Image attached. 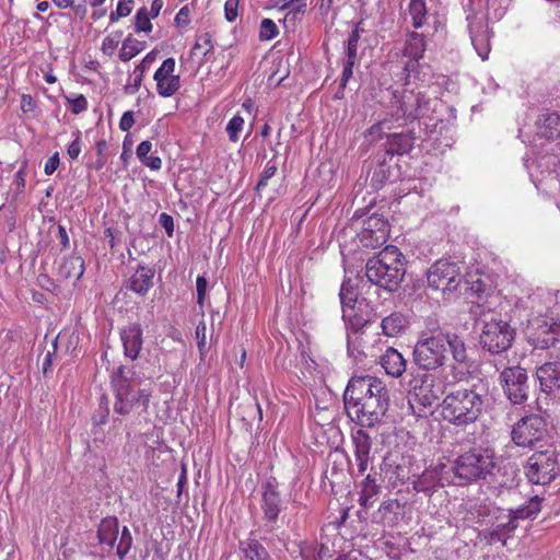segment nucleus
<instances>
[{"mask_svg": "<svg viewBox=\"0 0 560 560\" xmlns=\"http://www.w3.org/2000/svg\"><path fill=\"white\" fill-rule=\"evenodd\" d=\"M74 140L68 145L67 153L71 159H77L81 153V132L80 130L75 131Z\"/></svg>", "mask_w": 560, "mask_h": 560, "instance_id": "obj_58", "label": "nucleus"}, {"mask_svg": "<svg viewBox=\"0 0 560 560\" xmlns=\"http://www.w3.org/2000/svg\"><path fill=\"white\" fill-rule=\"evenodd\" d=\"M66 100L71 104V112L75 115L81 114L88 108V101L83 94H79L74 98L67 96Z\"/></svg>", "mask_w": 560, "mask_h": 560, "instance_id": "obj_54", "label": "nucleus"}, {"mask_svg": "<svg viewBox=\"0 0 560 560\" xmlns=\"http://www.w3.org/2000/svg\"><path fill=\"white\" fill-rule=\"evenodd\" d=\"M124 348V355L131 361H136L143 346V329L139 323H130L119 331Z\"/></svg>", "mask_w": 560, "mask_h": 560, "instance_id": "obj_24", "label": "nucleus"}, {"mask_svg": "<svg viewBox=\"0 0 560 560\" xmlns=\"http://www.w3.org/2000/svg\"><path fill=\"white\" fill-rule=\"evenodd\" d=\"M119 534V522L116 516H107L101 520L97 530V544L90 545V553L94 557L105 558L109 556Z\"/></svg>", "mask_w": 560, "mask_h": 560, "instance_id": "obj_18", "label": "nucleus"}, {"mask_svg": "<svg viewBox=\"0 0 560 560\" xmlns=\"http://www.w3.org/2000/svg\"><path fill=\"white\" fill-rule=\"evenodd\" d=\"M357 62L358 61H354V60H347V59L343 60V69H342V74H341V79H340V90L346 89L349 80L353 75V67Z\"/></svg>", "mask_w": 560, "mask_h": 560, "instance_id": "obj_56", "label": "nucleus"}, {"mask_svg": "<svg viewBox=\"0 0 560 560\" xmlns=\"http://www.w3.org/2000/svg\"><path fill=\"white\" fill-rule=\"evenodd\" d=\"M389 232L388 220L384 215L374 212L363 220L358 237L363 247L377 248L387 242Z\"/></svg>", "mask_w": 560, "mask_h": 560, "instance_id": "obj_16", "label": "nucleus"}, {"mask_svg": "<svg viewBox=\"0 0 560 560\" xmlns=\"http://www.w3.org/2000/svg\"><path fill=\"white\" fill-rule=\"evenodd\" d=\"M208 288V280L205 276H198L196 280L197 290V304L200 307V312L203 315V304L206 299V292Z\"/></svg>", "mask_w": 560, "mask_h": 560, "instance_id": "obj_51", "label": "nucleus"}, {"mask_svg": "<svg viewBox=\"0 0 560 560\" xmlns=\"http://www.w3.org/2000/svg\"><path fill=\"white\" fill-rule=\"evenodd\" d=\"M60 163L59 153L55 152L46 162L45 164V174L51 175L55 173V171L58 168Z\"/></svg>", "mask_w": 560, "mask_h": 560, "instance_id": "obj_63", "label": "nucleus"}, {"mask_svg": "<svg viewBox=\"0 0 560 560\" xmlns=\"http://www.w3.org/2000/svg\"><path fill=\"white\" fill-rule=\"evenodd\" d=\"M145 43L132 38L130 35L122 42L119 52V59L124 62L129 61L136 55L143 50Z\"/></svg>", "mask_w": 560, "mask_h": 560, "instance_id": "obj_42", "label": "nucleus"}, {"mask_svg": "<svg viewBox=\"0 0 560 560\" xmlns=\"http://www.w3.org/2000/svg\"><path fill=\"white\" fill-rule=\"evenodd\" d=\"M468 31L471 44L477 55L482 59H488L491 50V37L493 32L489 27L487 14H469L467 16Z\"/></svg>", "mask_w": 560, "mask_h": 560, "instance_id": "obj_17", "label": "nucleus"}, {"mask_svg": "<svg viewBox=\"0 0 560 560\" xmlns=\"http://www.w3.org/2000/svg\"><path fill=\"white\" fill-rule=\"evenodd\" d=\"M505 397L513 405L524 404L532 389V377L525 368L521 365L506 366L499 376Z\"/></svg>", "mask_w": 560, "mask_h": 560, "instance_id": "obj_10", "label": "nucleus"}, {"mask_svg": "<svg viewBox=\"0 0 560 560\" xmlns=\"http://www.w3.org/2000/svg\"><path fill=\"white\" fill-rule=\"evenodd\" d=\"M433 337H441V336H459L456 332L444 330L440 324V320L436 318V316H428L424 319V328L419 332L418 339L422 338H431Z\"/></svg>", "mask_w": 560, "mask_h": 560, "instance_id": "obj_39", "label": "nucleus"}, {"mask_svg": "<svg viewBox=\"0 0 560 560\" xmlns=\"http://www.w3.org/2000/svg\"><path fill=\"white\" fill-rule=\"evenodd\" d=\"M180 89L179 75L171 77L156 82V91L162 97H171Z\"/></svg>", "mask_w": 560, "mask_h": 560, "instance_id": "obj_43", "label": "nucleus"}, {"mask_svg": "<svg viewBox=\"0 0 560 560\" xmlns=\"http://www.w3.org/2000/svg\"><path fill=\"white\" fill-rule=\"evenodd\" d=\"M448 351L458 366L470 365L467 346L460 336H431L417 339L412 350V363L419 371H436L446 364Z\"/></svg>", "mask_w": 560, "mask_h": 560, "instance_id": "obj_2", "label": "nucleus"}, {"mask_svg": "<svg viewBox=\"0 0 560 560\" xmlns=\"http://www.w3.org/2000/svg\"><path fill=\"white\" fill-rule=\"evenodd\" d=\"M409 326V320L401 312H393L384 317L381 323L382 331L387 337H396Z\"/></svg>", "mask_w": 560, "mask_h": 560, "instance_id": "obj_35", "label": "nucleus"}, {"mask_svg": "<svg viewBox=\"0 0 560 560\" xmlns=\"http://www.w3.org/2000/svg\"><path fill=\"white\" fill-rule=\"evenodd\" d=\"M117 46H118V39L114 38L112 36H107L103 40L102 51L107 56H112L114 54V51L116 50Z\"/></svg>", "mask_w": 560, "mask_h": 560, "instance_id": "obj_61", "label": "nucleus"}, {"mask_svg": "<svg viewBox=\"0 0 560 560\" xmlns=\"http://www.w3.org/2000/svg\"><path fill=\"white\" fill-rule=\"evenodd\" d=\"M542 500L539 495H534L524 504L516 509H510L506 512L516 523L518 520L534 518L541 510Z\"/></svg>", "mask_w": 560, "mask_h": 560, "instance_id": "obj_38", "label": "nucleus"}, {"mask_svg": "<svg viewBox=\"0 0 560 560\" xmlns=\"http://www.w3.org/2000/svg\"><path fill=\"white\" fill-rule=\"evenodd\" d=\"M358 31H352L345 44V59L359 61L358 57Z\"/></svg>", "mask_w": 560, "mask_h": 560, "instance_id": "obj_48", "label": "nucleus"}, {"mask_svg": "<svg viewBox=\"0 0 560 560\" xmlns=\"http://www.w3.org/2000/svg\"><path fill=\"white\" fill-rule=\"evenodd\" d=\"M530 171V176L537 180H557L560 176V159L556 154H542L536 159Z\"/></svg>", "mask_w": 560, "mask_h": 560, "instance_id": "obj_28", "label": "nucleus"}, {"mask_svg": "<svg viewBox=\"0 0 560 560\" xmlns=\"http://www.w3.org/2000/svg\"><path fill=\"white\" fill-rule=\"evenodd\" d=\"M176 67L175 59L170 57L165 59L160 68L155 71L153 79L155 82H160L164 79H171V77H176L177 74H174Z\"/></svg>", "mask_w": 560, "mask_h": 560, "instance_id": "obj_45", "label": "nucleus"}, {"mask_svg": "<svg viewBox=\"0 0 560 560\" xmlns=\"http://www.w3.org/2000/svg\"><path fill=\"white\" fill-rule=\"evenodd\" d=\"M434 114L435 113H429L427 117H423L415 124L416 129L422 131L423 138H419V142L422 145L424 142L432 141L433 145L438 148L441 145L448 147V142L444 143L441 140L443 132L448 131V122Z\"/></svg>", "mask_w": 560, "mask_h": 560, "instance_id": "obj_23", "label": "nucleus"}, {"mask_svg": "<svg viewBox=\"0 0 560 560\" xmlns=\"http://www.w3.org/2000/svg\"><path fill=\"white\" fill-rule=\"evenodd\" d=\"M528 342L537 349H549L560 342V323L537 319L527 335Z\"/></svg>", "mask_w": 560, "mask_h": 560, "instance_id": "obj_21", "label": "nucleus"}, {"mask_svg": "<svg viewBox=\"0 0 560 560\" xmlns=\"http://www.w3.org/2000/svg\"><path fill=\"white\" fill-rule=\"evenodd\" d=\"M425 50V40L423 35L412 32L408 35L406 46L404 49L405 56L411 60L405 66V70L408 72V78L411 77V72H415L418 67V61L423 57Z\"/></svg>", "mask_w": 560, "mask_h": 560, "instance_id": "obj_29", "label": "nucleus"}, {"mask_svg": "<svg viewBox=\"0 0 560 560\" xmlns=\"http://www.w3.org/2000/svg\"><path fill=\"white\" fill-rule=\"evenodd\" d=\"M560 474L558 454L553 450L534 453L526 463L525 475L529 482L548 485Z\"/></svg>", "mask_w": 560, "mask_h": 560, "instance_id": "obj_11", "label": "nucleus"}, {"mask_svg": "<svg viewBox=\"0 0 560 560\" xmlns=\"http://www.w3.org/2000/svg\"><path fill=\"white\" fill-rule=\"evenodd\" d=\"M342 398L347 416L362 428H373L380 423L390 402L387 386L372 375L352 376Z\"/></svg>", "mask_w": 560, "mask_h": 560, "instance_id": "obj_1", "label": "nucleus"}, {"mask_svg": "<svg viewBox=\"0 0 560 560\" xmlns=\"http://www.w3.org/2000/svg\"><path fill=\"white\" fill-rule=\"evenodd\" d=\"M368 177L373 189H382L387 183L395 182L399 177V167L388 153L377 152L366 165Z\"/></svg>", "mask_w": 560, "mask_h": 560, "instance_id": "obj_15", "label": "nucleus"}, {"mask_svg": "<svg viewBox=\"0 0 560 560\" xmlns=\"http://www.w3.org/2000/svg\"><path fill=\"white\" fill-rule=\"evenodd\" d=\"M140 162L152 171H159L162 167V160L155 155H145Z\"/></svg>", "mask_w": 560, "mask_h": 560, "instance_id": "obj_64", "label": "nucleus"}, {"mask_svg": "<svg viewBox=\"0 0 560 560\" xmlns=\"http://www.w3.org/2000/svg\"><path fill=\"white\" fill-rule=\"evenodd\" d=\"M196 339H197V347L200 354V360H205V355L208 352L207 341H206V324L203 320H201L197 327H196Z\"/></svg>", "mask_w": 560, "mask_h": 560, "instance_id": "obj_50", "label": "nucleus"}, {"mask_svg": "<svg viewBox=\"0 0 560 560\" xmlns=\"http://www.w3.org/2000/svg\"><path fill=\"white\" fill-rule=\"evenodd\" d=\"M548 434L547 421L539 415H529L518 420L512 429V440L521 447H533Z\"/></svg>", "mask_w": 560, "mask_h": 560, "instance_id": "obj_13", "label": "nucleus"}, {"mask_svg": "<svg viewBox=\"0 0 560 560\" xmlns=\"http://www.w3.org/2000/svg\"><path fill=\"white\" fill-rule=\"evenodd\" d=\"M445 387L442 381L429 372H410L407 398L413 413L421 416L424 409L439 404Z\"/></svg>", "mask_w": 560, "mask_h": 560, "instance_id": "obj_8", "label": "nucleus"}, {"mask_svg": "<svg viewBox=\"0 0 560 560\" xmlns=\"http://www.w3.org/2000/svg\"><path fill=\"white\" fill-rule=\"evenodd\" d=\"M243 125H244V119L240 115H235L229 120L225 130L229 135V139L232 142H236L238 140L240 132L243 129Z\"/></svg>", "mask_w": 560, "mask_h": 560, "instance_id": "obj_49", "label": "nucleus"}, {"mask_svg": "<svg viewBox=\"0 0 560 560\" xmlns=\"http://www.w3.org/2000/svg\"><path fill=\"white\" fill-rule=\"evenodd\" d=\"M57 342H58V336L52 341V350L47 351V353L45 355V359L43 362V369H42L44 375H47L50 372L51 364H52V357L57 352Z\"/></svg>", "mask_w": 560, "mask_h": 560, "instance_id": "obj_59", "label": "nucleus"}, {"mask_svg": "<svg viewBox=\"0 0 560 560\" xmlns=\"http://www.w3.org/2000/svg\"><path fill=\"white\" fill-rule=\"evenodd\" d=\"M279 34V28L277 24L271 19H262L260 22L259 28V39L260 40H271L276 38Z\"/></svg>", "mask_w": 560, "mask_h": 560, "instance_id": "obj_47", "label": "nucleus"}, {"mask_svg": "<svg viewBox=\"0 0 560 560\" xmlns=\"http://www.w3.org/2000/svg\"><path fill=\"white\" fill-rule=\"evenodd\" d=\"M135 30L136 32L149 33L152 30L149 12L145 7L140 8L135 16Z\"/></svg>", "mask_w": 560, "mask_h": 560, "instance_id": "obj_46", "label": "nucleus"}, {"mask_svg": "<svg viewBox=\"0 0 560 560\" xmlns=\"http://www.w3.org/2000/svg\"><path fill=\"white\" fill-rule=\"evenodd\" d=\"M238 549L246 560H272L267 548L257 539L255 530H250L246 539L238 540Z\"/></svg>", "mask_w": 560, "mask_h": 560, "instance_id": "obj_30", "label": "nucleus"}, {"mask_svg": "<svg viewBox=\"0 0 560 560\" xmlns=\"http://www.w3.org/2000/svg\"><path fill=\"white\" fill-rule=\"evenodd\" d=\"M462 291L467 293L468 291L471 292V294L476 295L478 299H482L483 293L486 291V284L482 280L477 279L476 281L469 282L468 285H462Z\"/></svg>", "mask_w": 560, "mask_h": 560, "instance_id": "obj_55", "label": "nucleus"}, {"mask_svg": "<svg viewBox=\"0 0 560 560\" xmlns=\"http://www.w3.org/2000/svg\"><path fill=\"white\" fill-rule=\"evenodd\" d=\"M158 51L152 50L145 55L142 61L135 68V79L132 83H128L124 86L125 94L132 95L137 93L142 84V80L145 71L156 60Z\"/></svg>", "mask_w": 560, "mask_h": 560, "instance_id": "obj_36", "label": "nucleus"}, {"mask_svg": "<svg viewBox=\"0 0 560 560\" xmlns=\"http://www.w3.org/2000/svg\"><path fill=\"white\" fill-rule=\"evenodd\" d=\"M106 150L107 142L105 140H100L96 142L97 159L90 167L94 168L95 171H101L104 167L106 163Z\"/></svg>", "mask_w": 560, "mask_h": 560, "instance_id": "obj_52", "label": "nucleus"}, {"mask_svg": "<svg viewBox=\"0 0 560 560\" xmlns=\"http://www.w3.org/2000/svg\"><path fill=\"white\" fill-rule=\"evenodd\" d=\"M532 382L534 385L538 382L540 390L547 395L560 389V362H547L537 368Z\"/></svg>", "mask_w": 560, "mask_h": 560, "instance_id": "obj_25", "label": "nucleus"}, {"mask_svg": "<svg viewBox=\"0 0 560 560\" xmlns=\"http://www.w3.org/2000/svg\"><path fill=\"white\" fill-rule=\"evenodd\" d=\"M132 535L127 526H124L120 532L119 541L116 547V555L119 560H124L132 547Z\"/></svg>", "mask_w": 560, "mask_h": 560, "instance_id": "obj_44", "label": "nucleus"}, {"mask_svg": "<svg viewBox=\"0 0 560 560\" xmlns=\"http://www.w3.org/2000/svg\"><path fill=\"white\" fill-rule=\"evenodd\" d=\"M419 138H423L422 131L417 130L415 125L399 132L387 133L383 152L388 153L389 159L408 154L415 147H421Z\"/></svg>", "mask_w": 560, "mask_h": 560, "instance_id": "obj_19", "label": "nucleus"}, {"mask_svg": "<svg viewBox=\"0 0 560 560\" xmlns=\"http://www.w3.org/2000/svg\"><path fill=\"white\" fill-rule=\"evenodd\" d=\"M380 492L381 485L377 482L376 474L366 475L361 482L360 505L365 509L373 506Z\"/></svg>", "mask_w": 560, "mask_h": 560, "instance_id": "obj_34", "label": "nucleus"}, {"mask_svg": "<svg viewBox=\"0 0 560 560\" xmlns=\"http://www.w3.org/2000/svg\"><path fill=\"white\" fill-rule=\"evenodd\" d=\"M409 14L415 28H421L427 23L428 9L425 0H410Z\"/></svg>", "mask_w": 560, "mask_h": 560, "instance_id": "obj_40", "label": "nucleus"}, {"mask_svg": "<svg viewBox=\"0 0 560 560\" xmlns=\"http://www.w3.org/2000/svg\"><path fill=\"white\" fill-rule=\"evenodd\" d=\"M494 459L493 448L472 447L456 457L451 470L459 480V485H469L492 476L497 467Z\"/></svg>", "mask_w": 560, "mask_h": 560, "instance_id": "obj_7", "label": "nucleus"}, {"mask_svg": "<svg viewBox=\"0 0 560 560\" xmlns=\"http://www.w3.org/2000/svg\"><path fill=\"white\" fill-rule=\"evenodd\" d=\"M155 269L148 265L140 264L135 272L125 280L124 288L139 296H145L150 289L153 288Z\"/></svg>", "mask_w": 560, "mask_h": 560, "instance_id": "obj_26", "label": "nucleus"}, {"mask_svg": "<svg viewBox=\"0 0 560 560\" xmlns=\"http://www.w3.org/2000/svg\"><path fill=\"white\" fill-rule=\"evenodd\" d=\"M135 124L133 113L131 110H127L122 114L120 121H119V128L122 131H129Z\"/></svg>", "mask_w": 560, "mask_h": 560, "instance_id": "obj_62", "label": "nucleus"}, {"mask_svg": "<svg viewBox=\"0 0 560 560\" xmlns=\"http://www.w3.org/2000/svg\"><path fill=\"white\" fill-rule=\"evenodd\" d=\"M84 260L81 256L70 255L59 266V275L63 279L79 280L84 273Z\"/></svg>", "mask_w": 560, "mask_h": 560, "instance_id": "obj_37", "label": "nucleus"}, {"mask_svg": "<svg viewBox=\"0 0 560 560\" xmlns=\"http://www.w3.org/2000/svg\"><path fill=\"white\" fill-rule=\"evenodd\" d=\"M380 364L393 377H400L406 372L407 362L402 354L393 347L386 349L380 358Z\"/></svg>", "mask_w": 560, "mask_h": 560, "instance_id": "obj_33", "label": "nucleus"}, {"mask_svg": "<svg viewBox=\"0 0 560 560\" xmlns=\"http://www.w3.org/2000/svg\"><path fill=\"white\" fill-rule=\"evenodd\" d=\"M476 325H481L479 343L481 348L491 354H501L508 351L516 336V330L508 320L502 319L501 314L491 308L478 304L472 311Z\"/></svg>", "mask_w": 560, "mask_h": 560, "instance_id": "obj_5", "label": "nucleus"}, {"mask_svg": "<svg viewBox=\"0 0 560 560\" xmlns=\"http://www.w3.org/2000/svg\"><path fill=\"white\" fill-rule=\"evenodd\" d=\"M109 384L114 395L115 415L129 416L140 407L143 412H148L153 390L151 387H140L135 366L119 365L114 369L109 375Z\"/></svg>", "mask_w": 560, "mask_h": 560, "instance_id": "obj_3", "label": "nucleus"}, {"mask_svg": "<svg viewBox=\"0 0 560 560\" xmlns=\"http://www.w3.org/2000/svg\"><path fill=\"white\" fill-rule=\"evenodd\" d=\"M277 172V166L276 164L269 162L264 172L261 173L260 175V178L256 185V191L259 192L262 188H265L267 185H268V180L275 176Z\"/></svg>", "mask_w": 560, "mask_h": 560, "instance_id": "obj_53", "label": "nucleus"}, {"mask_svg": "<svg viewBox=\"0 0 560 560\" xmlns=\"http://www.w3.org/2000/svg\"><path fill=\"white\" fill-rule=\"evenodd\" d=\"M238 1L228 0L224 5L225 19L229 22L235 21L237 18Z\"/></svg>", "mask_w": 560, "mask_h": 560, "instance_id": "obj_60", "label": "nucleus"}, {"mask_svg": "<svg viewBox=\"0 0 560 560\" xmlns=\"http://www.w3.org/2000/svg\"><path fill=\"white\" fill-rule=\"evenodd\" d=\"M159 223L162 228H164L168 237H172L174 234V219L172 215L166 212H162L159 217Z\"/></svg>", "mask_w": 560, "mask_h": 560, "instance_id": "obj_57", "label": "nucleus"}, {"mask_svg": "<svg viewBox=\"0 0 560 560\" xmlns=\"http://www.w3.org/2000/svg\"><path fill=\"white\" fill-rule=\"evenodd\" d=\"M352 443L354 445V456L358 465V472L363 476L370 462L372 439L366 431L359 429L352 433Z\"/></svg>", "mask_w": 560, "mask_h": 560, "instance_id": "obj_27", "label": "nucleus"}, {"mask_svg": "<svg viewBox=\"0 0 560 560\" xmlns=\"http://www.w3.org/2000/svg\"><path fill=\"white\" fill-rule=\"evenodd\" d=\"M490 515L494 521L491 526L486 529V538H488L491 544L502 542L505 545L506 539L512 537L517 528V523L501 508H493Z\"/></svg>", "mask_w": 560, "mask_h": 560, "instance_id": "obj_22", "label": "nucleus"}, {"mask_svg": "<svg viewBox=\"0 0 560 560\" xmlns=\"http://www.w3.org/2000/svg\"><path fill=\"white\" fill-rule=\"evenodd\" d=\"M483 402V396L475 386H470L451 390L439 406L445 421L455 425H467L480 417Z\"/></svg>", "mask_w": 560, "mask_h": 560, "instance_id": "obj_6", "label": "nucleus"}, {"mask_svg": "<svg viewBox=\"0 0 560 560\" xmlns=\"http://www.w3.org/2000/svg\"><path fill=\"white\" fill-rule=\"evenodd\" d=\"M407 272V259L394 245H387L365 262L364 277L372 285L388 293L397 292Z\"/></svg>", "mask_w": 560, "mask_h": 560, "instance_id": "obj_4", "label": "nucleus"}, {"mask_svg": "<svg viewBox=\"0 0 560 560\" xmlns=\"http://www.w3.org/2000/svg\"><path fill=\"white\" fill-rule=\"evenodd\" d=\"M262 520L267 533L276 529L280 513L283 510V502L279 491V482L276 477L267 478L260 486Z\"/></svg>", "mask_w": 560, "mask_h": 560, "instance_id": "obj_14", "label": "nucleus"}, {"mask_svg": "<svg viewBox=\"0 0 560 560\" xmlns=\"http://www.w3.org/2000/svg\"><path fill=\"white\" fill-rule=\"evenodd\" d=\"M428 285L433 290H441L444 295L462 292V285H468V280L462 273L456 261L439 259L427 271Z\"/></svg>", "mask_w": 560, "mask_h": 560, "instance_id": "obj_9", "label": "nucleus"}, {"mask_svg": "<svg viewBox=\"0 0 560 560\" xmlns=\"http://www.w3.org/2000/svg\"><path fill=\"white\" fill-rule=\"evenodd\" d=\"M339 298L342 305V317L346 318L347 308L353 310L358 300V294L355 293L350 279L343 280L340 287Z\"/></svg>", "mask_w": 560, "mask_h": 560, "instance_id": "obj_41", "label": "nucleus"}, {"mask_svg": "<svg viewBox=\"0 0 560 560\" xmlns=\"http://www.w3.org/2000/svg\"><path fill=\"white\" fill-rule=\"evenodd\" d=\"M537 136L553 140L560 136V115L557 113H542L535 122Z\"/></svg>", "mask_w": 560, "mask_h": 560, "instance_id": "obj_31", "label": "nucleus"}, {"mask_svg": "<svg viewBox=\"0 0 560 560\" xmlns=\"http://www.w3.org/2000/svg\"><path fill=\"white\" fill-rule=\"evenodd\" d=\"M402 505L396 499L383 501L373 515V522L381 523L384 526H394L401 514Z\"/></svg>", "mask_w": 560, "mask_h": 560, "instance_id": "obj_32", "label": "nucleus"}, {"mask_svg": "<svg viewBox=\"0 0 560 560\" xmlns=\"http://www.w3.org/2000/svg\"><path fill=\"white\" fill-rule=\"evenodd\" d=\"M398 112L407 119L411 120V125H415L416 120L419 121L423 117H427L429 113H436L438 106H443L438 100H431L421 92H415L413 90H405L399 100Z\"/></svg>", "mask_w": 560, "mask_h": 560, "instance_id": "obj_12", "label": "nucleus"}, {"mask_svg": "<svg viewBox=\"0 0 560 560\" xmlns=\"http://www.w3.org/2000/svg\"><path fill=\"white\" fill-rule=\"evenodd\" d=\"M446 469L447 466L443 463L424 469L421 475L413 476L412 489L429 498L432 497L439 488H443L445 483L450 482Z\"/></svg>", "mask_w": 560, "mask_h": 560, "instance_id": "obj_20", "label": "nucleus"}]
</instances>
